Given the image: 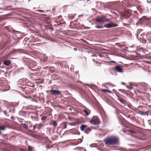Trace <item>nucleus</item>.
<instances>
[{"label": "nucleus", "instance_id": "1", "mask_svg": "<svg viewBox=\"0 0 151 151\" xmlns=\"http://www.w3.org/2000/svg\"><path fill=\"white\" fill-rule=\"evenodd\" d=\"M118 138L115 136H111L105 139L104 141L105 144L108 145L116 143L118 141Z\"/></svg>", "mask_w": 151, "mask_h": 151}, {"label": "nucleus", "instance_id": "2", "mask_svg": "<svg viewBox=\"0 0 151 151\" xmlns=\"http://www.w3.org/2000/svg\"><path fill=\"white\" fill-rule=\"evenodd\" d=\"M90 122L92 124L98 125L100 123V121L97 116H94L91 118Z\"/></svg>", "mask_w": 151, "mask_h": 151}, {"label": "nucleus", "instance_id": "3", "mask_svg": "<svg viewBox=\"0 0 151 151\" xmlns=\"http://www.w3.org/2000/svg\"><path fill=\"white\" fill-rule=\"evenodd\" d=\"M117 26V25L116 24L109 23L105 25L104 27L106 28H108L113 27H116Z\"/></svg>", "mask_w": 151, "mask_h": 151}, {"label": "nucleus", "instance_id": "4", "mask_svg": "<svg viewBox=\"0 0 151 151\" xmlns=\"http://www.w3.org/2000/svg\"><path fill=\"white\" fill-rule=\"evenodd\" d=\"M104 17H97L96 20L99 22H105Z\"/></svg>", "mask_w": 151, "mask_h": 151}, {"label": "nucleus", "instance_id": "5", "mask_svg": "<svg viewBox=\"0 0 151 151\" xmlns=\"http://www.w3.org/2000/svg\"><path fill=\"white\" fill-rule=\"evenodd\" d=\"M50 91L51 92L52 94V95H55V94H60L61 92L58 90H50Z\"/></svg>", "mask_w": 151, "mask_h": 151}, {"label": "nucleus", "instance_id": "6", "mask_svg": "<svg viewBox=\"0 0 151 151\" xmlns=\"http://www.w3.org/2000/svg\"><path fill=\"white\" fill-rule=\"evenodd\" d=\"M115 69V70L118 72L122 73L123 72L121 68L118 65L116 66Z\"/></svg>", "mask_w": 151, "mask_h": 151}, {"label": "nucleus", "instance_id": "7", "mask_svg": "<svg viewBox=\"0 0 151 151\" xmlns=\"http://www.w3.org/2000/svg\"><path fill=\"white\" fill-rule=\"evenodd\" d=\"M87 126L85 125H82L80 127V128L81 131H83L84 129L87 128Z\"/></svg>", "mask_w": 151, "mask_h": 151}, {"label": "nucleus", "instance_id": "8", "mask_svg": "<svg viewBox=\"0 0 151 151\" xmlns=\"http://www.w3.org/2000/svg\"><path fill=\"white\" fill-rule=\"evenodd\" d=\"M11 63V61L10 60H5L4 61V64L7 65L8 66Z\"/></svg>", "mask_w": 151, "mask_h": 151}, {"label": "nucleus", "instance_id": "9", "mask_svg": "<svg viewBox=\"0 0 151 151\" xmlns=\"http://www.w3.org/2000/svg\"><path fill=\"white\" fill-rule=\"evenodd\" d=\"M118 101L120 102L121 105L123 106H125V104L123 100L120 99H118Z\"/></svg>", "mask_w": 151, "mask_h": 151}, {"label": "nucleus", "instance_id": "10", "mask_svg": "<svg viewBox=\"0 0 151 151\" xmlns=\"http://www.w3.org/2000/svg\"><path fill=\"white\" fill-rule=\"evenodd\" d=\"M61 125L63 126V129H65L67 127L66 122H64L62 123L61 124Z\"/></svg>", "mask_w": 151, "mask_h": 151}, {"label": "nucleus", "instance_id": "11", "mask_svg": "<svg viewBox=\"0 0 151 151\" xmlns=\"http://www.w3.org/2000/svg\"><path fill=\"white\" fill-rule=\"evenodd\" d=\"M50 124H52L54 127H56L57 126V124L56 122L55 121H53L52 123H51Z\"/></svg>", "mask_w": 151, "mask_h": 151}, {"label": "nucleus", "instance_id": "12", "mask_svg": "<svg viewBox=\"0 0 151 151\" xmlns=\"http://www.w3.org/2000/svg\"><path fill=\"white\" fill-rule=\"evenodd\" d=\"M5 127L4 126H0V131H4L5 129Z\"/></svg>", "mask_w": 151, "mask_h": 151}, {"label": "nucleus", "instance_id": "13", "mask_svg": "<svg viewBox=\"0 0 151 151\" xmlns=\"http://www.w3.org/2000/svg\"><path fill=\"white\" fill-rule=\"evenodd\" d=\"M102 91L103 92H108L109 93H111L112 92L111 91L106 89H102Z\"/></svg>", "mask_w": 151, "mask_h": 151}, {"label": "nucleus", "instance_id": "14", "mask_svg": "<svg viewBox=\"0 0 151 151\" xmlns=\"http://www.w3.org/2000/svg\"><path fill=\"white\" fill-rule=\"evenodd\" d=\"M21 125L24 128L26 129H27L28 127L25 124L22 123L21 124Z\"/></svg>", "mask_w": 151, "mask_h": 151}, {"label": "nucleus", "instance_id": "15", "mask_svg": "<svg viewBox=\"0 0 151 151\" xmlns=\"http://www.w3.org/2000/svg\"><path fill=\"white\" fill-rule=\"evenodd\" d=\"M47 118V117L45 116H43L42 118H41V119L42 120V121H43V120H45Z\"/></svg>", "mask_w": 151, "mask_h": 151}, {"label": "nucleus", "instance_id": "16", "mask_svg": "<svg viewBox=\"0 0 151 151\" xmlns=\"http://www.w3.org/2000/svg\"><path fill=\"white\" fill-rule=\"evenodd\" d=\"M84 111L85 113L88 116L89 115V114L88 112V111L86 110H84Z\"/></svg>", "mask_w": 151, "mask_h": 151}, {"label": "nucleus", "instance_id": "17", "mask_svg": "<svg viewBox=\"0 0 151 151\" xmlns=\"http://www.w3.org/2000/svg\"><path fill=\"white\" fill-rule=\"evenodd\" d=\"M76 123H70V125L72 126H75L76 125Z\"/></svg>", "mask_w": 151, "mask_h": 151}, {"label": "nucleus", "instance_id": "18", "mask_svg": "<svg viewBox=\"0 0 151 151\" xmlns=\"http://www.w3.org/2000/svg\"><path fill=\"white\" fill-rule=\"evenodd\" d=\"M37 12H39L43 13L44 12V11L42 10H38L37 11Z\"/></svg>", "mask_w": 151, "mask_h": 151}, {"label": "nucleus", "instance_id": "19", "mask_svg": "<svg viewBox=\"0 0 151 151\" xmlns=\"http://www.w3.org/2000/svg\"><path fill=\"white\" fill-rule=\"evenodd\" d=\"M96 27L97 28H103V27H100V26H96Z\"/></svg>", "mask_w": 151, "mask_h": 151}, {"label": "nucleus", "instance_id": "20", "mask_svg": "<svg viewBox=\"0 0 151 151\" xmlns=\"http://www.w3.org/2000/svg\"><path fill=\"white\" fill-rule=\"evenodd\" d=\"M32 147L29 146V151H32Z\"/></svg>", "mask_w": 151, "mask_h": 151}, {"label": "nucleus", "instance_id": "21", "mask_svg": "<svg viewBox=\"0 0 151 151\" xmlns=\"http://www.w3.org/2000/svg\"><path fill=\"white\" fill-rule=\"evenodd\" d=\"M146 112L145 111H143L142 112V113L141 114H143V115H146Z\"/></svg>", "mask_w": 151, "mask_h": 151}, {"label": "nucleus", "instance_id": "22", "mask_svg": "<svg viewBox=\"0 0 151 151\" xmlns=\"http://www.w3.org/2000/svg\"><path fill=\"white\" fill-rule=\"evenodd\" d=\"M104 20L105 21V22L109 21V19H106L105 18H104Z\"/></svg>", "mask_w": 151, "mask_h": 151}, {"label": "nucleus", "instance_id": "23", "mask_svg": "<svg viewBox=\"0 0 151 151\" xmlns=\"http://www.w3.org/2000/svg\"><path fill=\"white\" fill-rule=\"evenodd\" d=\"M128 131L129 132H134V131L131 129H130V130H128Z\"/></svg>", "mask_w": 151, "mask_h": 151}, {"label": "nucleus", "instance_id": "24", "mask_svg": "<svg viewBox=\"0 0 151 151\" xmlns=\"http://www.w3.org/2000/svg\"><path fill=\"white\" fill-rule=\"evenodd\" d=\"M91 130V129L90 128H87L86 129V131H90Z\"/></svg>", "mask_w": 151, "mask_h": 151}, {"label": "nucleus", "instance_id": "25", "mask_svg": "<svg viewBox=\"0 0 151 151\" xmlns=\"http://www.w3.org/2000/svg\"><path fill=\"white\" fill-rule=\"evenodd\" d=\"M4 10V9H3L2 8H0V12L1 11H3Z\"/></svg>", "mask_w": 151, "mask_h": 151}, {"label": "nucleus", "instance_id": "26", "mask_svg": "<svg viewBox=\"0 0 151 151\" xmlns=\"http://www.w3.org/2000/svg\"><path fill=\"white\" fill-rule=\"evenodd\" d=\"M109 62H112V63H115L116 62L114 61H113V60H112V61H110Z\"/></svg>", "mask_w": 151, "mask_h": 151}, {"label": "nucleus", "instance_id": "27", "mask_svg": "<svg viewBox=\"0 0 151 151\" xmlns=\"http://www.w3.org/2000/svg\"><path fill=\"white\" fill-rule=\"evenodd\" d=\"M83 16V14H81L78 15V17H82Z\"/></svg>", "mask_w": 151, "mask_h": 151}, {"label": "nucleus", "instance_id": "28", "mask_svg": "<svg viewBox=\"0 0 151 151\" xmlns=\"http://www.w3.org/2000/svg\"><path fill=\"white\" fill-rule=\"evenodd\" d=\"M84 85H87V86H89V85L88 84H84Z\"/></svg>", "mask_w": 151, "mask_h": 151}, {"label": "nucleus", "instance_id": "29", "mask_svg": "<svg viewBox=\"0 0 151 151\" xmlns=\"http://www.w3.org/2000/svg\"><path fill=\"white\" fill-rule=\"evenodd\" d=\"M149 34H150V33H147V34H146V35H147V36H148V35H149Z\"/></svg>", "mask_w": 151, "mask_h": 151}, {"label": "nucleus", "instance_id": "30", "mask_svg": "<svg viewBox=\"0 0 151 151\" xmlns=\"http://www.w3.org/2000/svg\"><path fill=\"white\" fill-rule=\"evenodd\" d=\"M122 84H124V85L125 84V83H124L123 82H122Z\"/></svg>", "mask_w": 151, "mask_h": 151}, {"label": "nucleus", "instance_id": "31", "mask_svg": "<svg viewBox=\"0 0 151 151\" xmlns=\"http://www.w3.org/2000/svg\"><path fill=\"white\" fill-rule=\"evenodd\" d=\"M147 2L148 3H150V2H150H150H148V1H147Z\"/></svg>", "mask_w": 151, "mask_h": 151}, {"label": "nucleus", "instance_id": "32", "mask_svg": "<svg viewBox=\"0 0 151 151\" xmlns=\"http://www.w3.org/2000/svg\"><path fill=\"white\" fill-rule=\"evenodd\" d=\"M82 142V140H81V142Z\"/></svg>", "mask_w": 151, "mask_h": 151}, {"label": "nucleus", "instance_id": "33", "mask_svg": "<svg viewBox=\"0 0 151 151\" xmlns=\"http://www.w3.org/2000/svg\"><path fill=\"white\" fill-rule=\"evenodd\" d=\"M11 112V110H10L9 111V112Z\"/></svg>", "mask_w": 151, "mask_h": 151}, {"label": "nucleus", "instance_id": "34", "mask_svg": "<svg viewBox=\"0 0 151 151\" xmlns=\"http://www.w3.org/2000/svg\"><path fill=\"white\" fill-rule=\"evenodd\" d=\"M126 87H127V88H128V87L127 86H126Z\"/></svg>", "mask_w": 151, "mask_h": 151}, {"label": "nucleus", "instance_id": "35", "mask_svg": "<svg viewBox=\"0 0 151 151\" xmlns=\"http://www.w3.org/2000/svg\"><path fill=\"white\" fill-rule=\"evenodd\" d=\"M150 2H151V0H150Z\"/></svg>", "mask_w": 151, "mask_h": 151}]
</instances>
